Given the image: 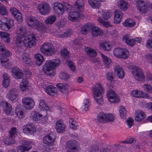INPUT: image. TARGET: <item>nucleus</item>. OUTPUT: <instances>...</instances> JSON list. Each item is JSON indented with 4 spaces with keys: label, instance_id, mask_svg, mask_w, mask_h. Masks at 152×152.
I'll use <instances>...</instances> for the list:
<instances>
[{
    "label": "nucleus",
    "instance_id": "nucleus-25",
    "mask_svg": "<svg viewBox=\"0 0 152 152\" xmlns=\"http://www.w3.org/2000/svg\"><path fill=\"white\" fill-rule=\"evenodd\" d=\"M26 23L28 25L30 26H35L39 24L38 20L32 16L28 18L26 20Z\"/></svg>",
    "mask_w": 152,
    "mask_h": 152
},
{
    "label": "nucleus",
    "instance_id": "nucleus-44",
    "mask_svg": "<svg viewBox=\"0 0 152 152\" xmlns=\"http://www.w3.org/2000/svg\"><path fill=\"white\" fill-rule=\"evenodd\" d=\"M101 56L104 65L107 68H109L111 62V59L104 54H102Z\"/></svg>",
    "mask_w": 152,
    "mask_h": 152
},
{
    "label": "nucleus",
    "instance_id": "nucleus-32",
    "mask_svg": "<svg viewBox=\"0 0 152 152\" xmlns=\"http://www.w3.org/2000/svg\"><path fill=\"white\" fill-rule=\"evenodd\" d=\"M123 26L127 27H131L134 26L135 24V22L134 20L128 18L122 23Z\"/></svg>",
    "mask_w": 152,
    "mask_h": 152
},
{
    "label": "nucleus",
    "instance_id": "nucleus-14",
    "mask_svg": "<svg viewBox=\"0 0 152 152\" xmlns=\"http://www.w3.org/2000/svg\"><path fill=\"white\" fill-rule=\"evenodd\" d=\"M56 129L57 132L59 133H62L65 131V126L64 124L63 121L59 120L56 124Z\"/></svg>",
    "mask_w": 152,
    "mask_h": 152
},
{
    "label": "nucleus",
    "instance_id": "nucleus-61",
    "mask_svg": "<svg viewBox=\"0 0 152 152\" xmlns=\"http://www.w3.org/2000/svg\"><path fill=\"white\" fill-rule=\"evenodd\" d=\"M102 15L104 19L107 20L110 17V13L109 12L102 11Z\"/></svg>",
    "mask_w": 152,
    "mask_h": 152
},
{
    "label": "nucleus",
    "instance_id": "nucleus-16",
    "mask_svg": "<svg viewBox=\"0 0 152 152\" xmlns=\"http://www.w3.org/2000/svg\"><path fill=\"white\" fill-rule=\"evenodd\" d=\"M12 75L14 77L17 79H21L23 77V74L21 70L17 67H15L12 69Z\"/></svg>",
    "mask_w": 152,
    "mask_h": 152
},
{
    "label": "nucleus",
    "instance_id": "nucleus-22",
    "mask_svg": "<svg viewBox=\"0 0 152 152\" xmlns=\"http://www.w3.org/2000/svg\"><path fill=\"white\" fill-rule=\"evenodd\" d=\"M129 34H125L122 38L123 41L130 46L133 47L135 45V41L134 39H130Z\"/></svg>",
    "mask_w": 152,
    "mask_h": 152
},
{
    "label": "nucleus",
    "instance_id": "nucleus-64",
    "mask_svg": "<svg viewBox=\"0 0 152 152\" xmlns=\"http://www.w3.org/2000/svg\"><path fill=\"white\" fill-rule=\"evenodd\" d=\"M134 120L130 117H129L127 120L126 122L127 125L129 128H131L133 125Z\"/></svg>",
    "mask_w": 152,
    "mask_h": 152
},
{
    "label": "nucleus",
    "instance_id": "nucleus-8",
    "mask_svg": "<svg viewBox=\"0 0 152 152\" xmlns=\"http://www.w3.org/2000/svg\"><path fill=\"white\" fill-rule=\"evenodd\" d=\"M113 53L116 57L119 58L126 59L128 57L129 52L126 48H116L114 50Z\"/></svg>",
    "mask_w": 152,
    "mask_h": 152
},
{
    "label": "nucleus",
    "instance_id": "nucleus-48",
    "mask_svg": "<svg viewBox=\"0 0 152 152\" xmlns=\"http://www.w3.org/2000/svg\"><path fill=\"white\" fill-rule=\"evenodd\" d=\"M88 56L91 57H95L97 55L96 52L91 48H86L85 49Z\"/></svg>",
    "mask_w": 152,
    "mask_h": 152
},
{
    "label": "nucleus",
    "instance_id": "nucleus-52",
    "mask_svg": "<svg viewBox=\"0 0 152 152\" xmlns=\"http://www.w3.org/2000/svg\"><path fill=\"white\" fill-rule=\"evenodd\" d=\"M69 121L70 128L74 130L76 129L78 125L76 121H74L73 118H71L69 119Z\"/></svg>",
    "mask_w": 152,
    "mask_h": 152
},
{
    "label": "nucleus",
    "instance_id": "nucleus-18",
    "mask_svg": "<svg viewBox=\"0 0 152 152\" xmlns=\"http://www.w3.org/2000/svg\"><path fill=\"white\" fill-rule=\"evenodd\" d=\"M54 9L55 12L58 15H62L64 11L63 4L56 2L54 4Z\"/></svg>",
    "mask_w": 152,
    "mask_h": 152
},
{
    "label": "nucleus",
    "instance_id": "nucleus-17",
    "mask_svg": "<svg viewBox=\"0 0 152 152\" xmlns=\"http://www.w3.org/2000/svg\"><path fill=\"white\" fill-rule=\"evenodd\" d=\"M10 11L11 13L14 16L18 21H22L21 14L17 9L14 7H11Z\"/></svg>",
    "mask_w": 152,
    "mask_h": 152
},
{
    "label": "nucleus",
    "instance_id": "nucleus-23",
    "mask_svg": "<svg viewBox=\"0 0 152 152\" xmlns=\"http://www.w3.org/2000/svg\"><path fill=\"white\" fill-rule=\"evenodd\" d=\"M114 70L115 73L116 74L118 77L122 78L124 77L125 72L123 69L119 65L115 66L114 68Z\"/></svg>",
    "mask_w": 152,
    "mask_h": 152
},
{
    "label": "nucleus",
    "instance_id": "nucleus-13",
    "mask_svg": "<svg viewBox=\"0 0 152 152\" xmlns=\"http://www.w3.org/2000/svg\"><path fill=\"white\" fill-rule=\"evenodd\" d=\"M12 55V53L11 52L6 49L2 52L1 61L3 66H4V64L6 63L9 60L7 57H10Z\"/></svg>",
    "mask_w": 152,
    "mask_h": 152
},
{
    "label": "nucleus",
    "instance_id": "nucleus-27",
    "mask_svg": "<svg viewBox=\"0 0 152 152\" xmlns=\"http://www.w3.org/2000/svg\"><path fill=\"white\" fill-rule=\"evenodd\" d=\"M92 35L93 36L95 37L98 36H100L103 35V32L102 30L98 27L94 26L91 28Z\"/></svg>",
    "mask_w": 152,
    "mask_h": 152
},
{
    "label": "nucleus",
    "instance_id": "nucleus-54",
    "mask_svg": "<svg viewBox=\"0 0 152 152\" xmlns=\"http://www.w3.org/2000/svg\"><path fill=\"white\" fill-rule=\"evenodd\" d=\"M120 116L124 118L126 115V111L125 108L123 106L120 107L119 110Z\"/></svg>",
    "mask_w": 152,
    "mask_h": 152
},
{
    "label": "nucleus",
    "instance_id": "nucleus-63",
    "mask_svg": "<svg viewBox=\"0 0 152 152\" xmlns=\"http://www.w3.org/2000/svg\"><path fill=\"white\" fill-rule=\"evenodd\" d=\"M113 75V73L108 72L107 73L106 77L107 80L112 81L114 79Z\"/></svg>",
    "mask_w": 152,
    "mask_h": 152
},
{
    "label": "nucleus",
    "instance_id": "nucleus-5",
    "mask_svg": "<svg viewBox=\"0 0 152 152\" xmlns=\"http://www.w3.org/2000/svg\"><path fill=\"white\" fill-rule=\"evenodd\" d=\"M41 52L46 56H51L55 52L54 48L51 46L50 43L46 42L44 43L39 48Z\"/></svg>",
    "mask_w": 152,
    "mask_h": 152
},
{
    "label": "nucleus",
    "instance_id": "nucleus-15",
    "mask_svg": "<svg viewBox=\"0 0 152 152\" xmlns=\"http://www.w3.org/2000/svg\"><path fill=\"white\" fill-rule=\"evenodd\" d=\"M137 4V8L140 12L146 13L147 12L148 7L145 4L143 0H138Z\"/></svg>",
    "mask_w": 152,
    "mask_h": 152
},
{
    "label": "nucleus",
    "instance_id": "nucleus-24",
    "mask_svg": "<svg viewBox=\"0 0 152 152\" xmlns=\"http://www.w3.org/2000/svg\"><path fill=\"white\" fill-rule=\"evenodd\" d=\"M18 93V92L15 89H11L7 95V98L11 101H13L17 98Z\"/></svg>",
    "mask_w": 152,
    "mask_h": 152
},
{
    "label": "nucleus",
    "instance_id": "nucleus-60",
    "mask_svg": "<svg viewBox=\"0 0 152 152\" xmlns=\"http://www.w3.org/2000/svg\"><path fill=\"white\" fill-rule=\"evenodd\" d=\"M106 122L107 121H112L114 119V117L113 115L110 113L108 114H106Z\"/></svg>",
    "mask_w": 152,
    "mask_h": 152
},
{
    "label": "nucleus",
    "instance_id": "nucleus-57",
    "mask_svg": "<svg viewBox=\"0 0 152 152\" xmlns=\"http://www.w3.org/2000/svg\"><path fill=\"white\" fill-rule=\"evenodd\" d=\"M64 11H69L71 9L72 6L67 3H64L63 4Z\"/></svg>",
    "mask_w": 152,
    "mask_h": 152
},
{
    "label": "nucleus",
    "instance_id": "nucleus-37",
    "mask_svg": "<svg viewBox=\"0 0 152 152\" xmlns=\"http://www.w3.org/2000/svg\"><path fill=\"white\" fill-rule=\"evenodd\" d=\"M21 60L22 62L27 64L30 65L31 63L30 58L26 53L23 54L21 56Z\"/></svg>",
    "mask_w": 152,
    "mask_h": 152
},
{
    "label": "nucleus",
    "instance_id": "nucleus-33",
    "mask_svg": "<svg viewBox=\"0 0 152 152\" xmlns=\"http://www.w3.org/2000/svg\"><path fill=\"white\" fill-rule=\"evenodd\" d=\"M36 63L38 66H40L42 64L44 61L43 56L41 54L37 53L35 55Z\"/></svg>",
    "mask_w": 152,
    "mask_h": 152
},
{
    "label": "nucleus",
    "instance_id": "nucleus-29",
    "mask_svg": "<svg viewBox=\"0 0 152 152\" xmlns=\"http://www.w3.org/2000/svg\"><path fill=\"white\" fill-rule=\"evenodd\" d=\"M88 3L92 9H98L100 6L99 0H88Z\"/></svg>",
    "mask_w": 152,
    "mask_h": 152
},
{
    "label": "nucleus",
    "instance_id": "nucleus-11",
    "mask_svg": "<svg viewBox=\"0 0 152 152\" xmlns=\"http://www.w3.org/2000/svg\"><path fill=\"white\" fill-rule=\"evenodd\" d=\"M22 102L25 108L28 110H31L35 105L33 99L30 97H24Z\"/></svg>",
    "mask_w": 152,
    "mask_h": 152
},
{
    "label": "nucleus",
    "instance_id": "nucleus-20",
    "mask_svg": "<svg viewBox=\"0 0 152 152\" xmlns=\"http://www.w3.org/2000/svg\"><path fill=\"white\" fill-rule=\"evenodd\" d=\"M84 2L83 0H77L74 4L76 10L82 12L84 9Z\"/></svg>",
    "mask_w": 152,
    "mask_h": 152
},
{
    "label": "nucleus",
    "instance_id": "nucleus-1",
    "mask_svg": "<svg viewBox=\"0 0 152 152\" xmlns=\"http://www.w3.org/2000/svg\"><path fill=\"white\" fill-rule=\"evenodd\" d=\"M104 93V88L99 83L95 84V87L93 88V96L96 103L99 105H102L104 103L102 94Z\"/></svg>",
    "mask_w": 152,
    "mask_h": 152
},
{
    "label": "nucleus",
    "instance_id": "nucleus-31",
    "mask_svg": "<svg viewBox=\"0 0 152 152\" xmlns=\"http://www.w3.org/2000/svg\"><path fill=\"white\" fill-rule=\"evenodd\" d=\"M118 8L121 10L126 11L128 9L127 3L124 0H119L117 3Z\"/></svg>",
    "mask_w": 152,
    "mask_h": 152
},
{
    "label": "nucleus",
    "instance_id": "nucleus-12",
    "mask_svg": "<svg viewBox=\"0 0 152 152\" xmlns=\"http://www.w3.org/2000/svg\"><path fill=\"white\" fill-rule=\"evenodd\" d=\"M56 133L52 132L48 134L43 138V142L46 144H51L55 139Z\"/></svg>",
    "mask_w": 152,
    "mask_h": 152
},
{
    "label": "nucleus",
    "instance_id": "nucleus-55",
    "mask_svg": "<svg viewBox=\"0 0 152 152\" xmlns=\"http://www.w3.org/2000/svg\"><path fill=\"white\" fill-rule=\"evenodd\" d=\"M142 88L145 91L149 93H152V87L150 85L145 84L142 85Z\"/></svg>",
    "mask_w": 152,
    "mask_h": 152
},
{
    "label": "nucleus",
    "instance_id": "nucleus-7",
    "mask_svg": "<svg viewBox=\"0 0 152 152\" xmlns=\"http://www.w3.org/2000/svg\"><path fill=\"white\" fill-rule=\"evenodd\" d=\"M32 142L24 141L23 145L18 146L17 148V151L14 150H10L8 152H25L28 151L32 148Z\"/></svg>",
    "mask_w": 152,
    "mask_h": 152
},
{
    "label": "nucleus",
    "instance_id": "nucleus-9",
    "mask_svg": "<svg viewBox=\"0 0 152 152\" xmlns=\"http://www.w3.org/2000/svg\"><path fill=\"white\" fill-rule=\"evenodd\" d=\"M107 96L108 100L111 103H118L119 101L118 96L112 90L110 89L107 91Z\"/></svg>",
    "mask_w": 152,
    "mask_h": 152
},
{
    "label": "nucleus",
    "instance_id": "nucleus-42",
    "mask_svg": "<svg viewBox=\"0 0 152 152\" xmlns=\"http://www.w3.org/2000/svg\"><path fill=\"white\" fill-rule=\"evenodd\" d=\"M4 80L2 82V85L4 87L6 88L9 84L10 79L7 73H4L3 75Z\"/></svg>",
    "mask_w": 152,
    "mask_h": 152
},
{
    "label": "nucleus",
    "instance_id": "nucleus-36",
    "mask_svg": "<svg viewBox=\"0 0 152 152\" xmlns=\"http://www.w3.org/2000/svg\"><path fill=\"white\" fill-rule=\"evenodd\" d=\"M100 48L101 49L104 51H109L111 49V47L108 43L105 41H103L99 43Z\"/></svg>",
    "mask_w": 152,
    "mask_h": 152
},
{
    "label": "nucleus",
    "instance_id": "nucleus-50",
    "mask_svg": "<svg viewBox=\"0 0 152 152\" xmlns=\"http://www.w3.org/2000/svg\"><path fill=\"white\" fill-rule=\"evenodd\" d=\"M4 142L5 144L7 145L13 144L15 142V140L12 137L10 136L9 137H5L4 139Z\"/></svg>",
    "mask_w": 152,
    "mask_h": 152
},
{
    "label": "nucleus",
    "instance_id": "nucleus-47",
    "mask_svg": "<svg viewBox=\"0 0 152 152\" xmlns=\"http://www.w3.org/2000/svg\"><path fill=\"white\" fill-rule=\"evenodd\" d=\"M39 108L41 110H48L49 107L46 105L45 102L43 100H40L39 103Z\"/></svg>",
    "mask_w": 152,
    "mask_h": 152
},
{
    "label": "nucleus",
    "instance_id": "nucleus-58",
    "mask_svg": "<svg viewBox=\"0 0 152 152\" xmlns=\"http://www.w3.org/2000/svg\"><path fill=\"white\" fill-rule=\"evenodd\" d=\"M59 77V78L61 79L66 80L68 79L69 76L67 73L62 72L60 73Z\"/></svg>",
    "mask_w": 152,
    "mask_h": 152
},
{
    "label": "nucleus",
    "instance_id": "nucleus-41",
    "mask_svg": "<svg viewBox=\"0 0 152 152\" xmlns=\"http://www.w3.org/2000/svg\"><path fill=\"white\" fill-rule=\"evenodd\" d=\"M106 114L103 112H100L97 115V119L99 122L103 123L106 122Z\"/></svg>",
    "mask_w": 152,
    "mask_h": 152
},
{
    "label": "nucleus",
    "instance_id": "nucleus-28",
    "mask_svg": "<svg viewBox=\"0 0 152 152\" xmlns=\"http://www.w3.org/2000/svg\"><path fill=\"white\" fill-rule=\"evenodd\" d=\"M1 105L3 107V109L5 112L7 113H9L11 112L12 110V106L10 104L5 101H2L0 103Z\"/></svg>",
    "mask_w": 152,
    "mask_h": 152
},
{
    "label": "nucleus",
    "instance_id": "nucleus-19",
    "mask_svg": "<svg viewBox=\"0 0 152 152\" xmlns=\"http://www.w3.org/2000/svg\"><path fill=\"white\" fill-rule=\"evenodd\" d=\"M114 18L113 22L114 23L119 24L121 21L123 14L119 10H115L114 12Z\"/></svg>",
    "mask_w": 152,
    "mask_h": 152
},
{
    "label": "nucleus",
    "instance_id": "nucleus-56",
    "mask_svg": "<svg viewBox=\"0 0 152 152\" xmlns=\"http://www.w3.org/2000/svg\"><path fill=\"white\" fill-rule=\"evenodd\" d=\"M98 21L99 23L106 27H108L111 26V25L108 23L104 21L100 17H98Z\"/></svg>",
    "mask_w": 152,
    "mask_h": 152
},
{
    "label": "nucleus",
    "instance_id": "nucleus-34",
    "mask_svg": "<svg viewBox=\"0 0 152 152\" xmlns=\"http://www.w3.org/2000/svg\"><path fill=\"white\" fill-rule=\"evenodd\" d=\"M56 86L60 89V91L64 94L66 92L68 88V85L65 83H58L56 84Z\"/></svg>",
    "mask_w": 152,
    "mask_h": 152
},
{
    "label": "nucleus",
    "instance_id": "nucleus-59",
    "mask_svg": "<svg viewBox=\"0 0 152 152\" xmlns=\"http://www.w3.org/2000/svg\"><path fill=\"white\" fill-rule=\"evenodd\" d=\"M85 100V103H84V105H83L82 109L84 110L87 111L88 110V107H89V100L88 99H86Z\"/></svg>",
    "mask_w": 152,
    "mask_h": 152
},
{
    "label": "nucleus",
    "instance_id": "nucleus-3",
    "mask_svg": "<svg viewBox=\"0 0 152 152\" xmlns=\"http://www.w3.org/2000/svg\"><path fill=\"white\" fill-rule=\"evenodd\" d=\"M13 25V20L10 18L2 17L0 20V28L2 30L8 31Z\"/></svg>",
    "mask_w": 152,
    "mask_h": 152
},
{
    "label": "nucleus",
    "instance_id": "nucleus-38",
    "mask_svg": "<svg viewBox=\"0 0 152 152\" xmlns=\"http://www.w3.org/2000/svg\"><path fill=\"white\" fill-rule=\"evenodd\" d=\"M56 88L52 86H48L46 89L47 93L49 95L54 96L57 94L55 91Z\"/></svg>",
    "mask_w": 152,
    "mask_h": 152
},
{
    "label": "nucleus",
    "instance_id": "nucleus-26",
    "mask_svg": "<svg viewBox=\"0 0 152 152\" xmlns=\"http://www.w3.org/2000/svg\"><path fill=\"white\" fill-rule=\"evenodd\" d=\"M17 38L22 39L25 37L27 35L26 28L24 27H20L17 31Z\"/></svg>",
    "mask_w": 152,
    "mask_h": 152
},
{
    "label": "nucleus",
    "instance_id": "nucleus-35",
    "mask_svg": "<svg viewBox=\"0 0 152 152\" xmlns=\"http://www.w3.org/2000/svg\"><path fill=\"white\" fill-rule=\"evenodd\" d=\"M10 34L6 32L0 31V37L4 42L8 43L10 42Z\"/></svg>",
    "mask_w": 152,
    "mask_h": 152
},
{
    "label": "nucleus",
    "instance_id": "nucleus-21",
    "mask_svg": "<svg viewBox=\"0 0 152 152\" xmlns=\"http://www.w3.org/2000/svg\"><path fill=\"white\" fill-rule=\"evenodd\" d=\"M23 132L25 133H27L29 132H35L36 131L34 126L32 124H29L23 126Z\"/></svg>",
    "mask_w": 152,
    "mask_h": 152
},
{
    "label": "nucleus",
    "instance_id": "nucleus-62",
    "mask_svg": "<svg viewBox=\"0 0 152 152\" xmlns=\"http://www.w3.org/2000/svg\"><path fill=\"white\" fill-rule=\"evenodd\" d=\"M18 133L17 130L15 127L12 128L10 131V136L13 137L16 135Z\"/></svg>",
    "mask_w": 152,
    "mask_h": 152
},
{
    "label": "nucleus",
    "instance_id": "nucleus-6",
    "mask_svg": "<svg viewBox=\"0 0 152 152\" xmlns=\"http://www.w3.org/2000/svg\"><path fill=\"white\" fill-rule=\"evenodd\" d=\"M36 42V35L33 34H31L24 37L23 44L26 48H31L34 46Z\"/></svg>",
    "mask_w": 152,
    "mask_h": 152
},
{
    "label": "nucleus",
    "instance_id": "nucleus-53",
    "mask_svg": "<svg viewBox=\"0 0 152 152\" xmlns=\"http://www.w3.org/2000/svg\"><path fill=\"white\" fill-rule=\"evenodd\" d=\"M60 54L63 58L66 59L68 58L69 53L66 48H64L61 50Z\"/></svg>",
    "mask_w": 152,
    "mask_h": 152
},
{
    "label": "nucleus",
    "instance_id": "nucleus-39",
    "mask_svg": "<svg viewBox=\"0 0 152 152\" xmlns=\"http://www.w3.org/2000/svg\"><path fill=\"white\" fill-rule=\"evenodd\" d=\"M135 121H139L144 119L145 116L144 113L142 111L136 112L134 114Z\"/></svg>",
    "mask_w": 152,
    "mask_h": 152
},
{
    "label": "nucleus",
    "instance_id": "nucleus-51",
    "mask_svg": "<svg viewBox=\"0 0 152 152\" xmlns=\"http://www.w3.org/2000/svg\"><path fill=\"white\" fill-rule=\"evenodd\" d=\"M143 92L140 91L135 90L131 92V94L133 96L137 98L143 97Z\"/></svg>",
    "mask_w": 152,
    "mask_h": 152
},
{
    "label": "nucleus",
    "instance_id": "nucleus-46",
    "mask_svg": "<svg viewBox=\"0 0 152 152\" xmlns=\"http://www.w3.org/2000/svg\"><path fill=\"white\" fill-rule=\"evenodd\" d=\"M28 80L27 78L23 79L20 83V86L22 91H23L27 89L28 86Z\"/></svg>",
    "mask_w": 152,
    "mask_h": 152
},
{
    "label": "nucleus",
    "instance_id": "nucleus-40",
    "mask_svg": "<svg viewBox=\"0 0 152 152\" xmlns=\"http://www.w3.org/2000/svg\"><path fill=\"white\" fill-rule=\"evenodd\" d=\"M15 113L18 118L21 119L25 117V113H23L22 109L20 107H16L15 108Z\"/></svg>",
    "mask_w": 152,
    "mask_h": 152
},
{
    "label": "nucleus",
    "instance_id": "nucleus-2",
    "mask_svg": "<svg viewBox=\"0 0 152 152\" xmlns=\"http://www.w3.org/2000/svg\"><path fill=\"white\" fill-rule=\"evenodd\" d=\"M60 62V60L58 58L46 61L43 66V70L48 72L58 67Z\"/></svg>",
    "mask_w": 152,
    "mask_h": 152
},
{
    "label": "nucleus",
    "instance_id": "nucleus-49",
    "mask_svg": "<svg viewBox=\"0 0 152 152\" xmlns=\"http://www.w3.org/2000/svg\"><path fill=\"white\" fill-rule=\"evenodd\" d=\"M56 18V17L55 15H50L47 18L45 22L47 24L50 25L55 22Z\"/></svg>",
    "mask_w": 152,
    "mask_h": 152
},
{
    "label": "nucleus",
    "instance_id": "nucleus-30",
    "mask_svg": "<svg viewBox=\"0 0 152 152\" xmlns=\"http://www.w3.org/2000/svg\"><path fill=\"white\" fill-rule=\"evenodd\" d=\"M80 16L79 13L76 11H73L69 13L68 19L72 21L76 20Z\"/></svg>",
    "mask_w": 152,
    "mask_h": 152
},
{
    "label": "nucleus",
    "instance_id": "nucleus-43",
    "mask_svg": "<svg viewBox=\"0 0 152 152\" xmlns=\"http://www.w3.org/2000/svg\"><path fill=\"white\" fill-rule=\"evenodd\" d=\"M42 115L41 114H39L35 111H32L31 113V117L32 118V119L35 121H37L42 118Z\"/></svg>",
    "mask_w": 152,
    "mask_h": 152
},
{
    "label": "nucleus",
    "instance_id": "nucleus-4",
    "mask_svg": "<svg viewBox=\"0 0 152 152\" xmlns=\"http://www.w3.org/2000/svg\"><path fill=\"white\" fill-rule=\"evenodd\" d=\"M132 73L135 80L142 82L145 80V76L142 70L139 67L135 66L132 67Z\"/></svg>",
    "mask_w": 152,
    "mask_h": 152
},
{
    "label": "nucleus",
    "instance_id": "nucleus-10",
    "mask_svg": "<svg viewBox=\"0 0 152 152\" xmlns=\"http://www.w3.org/2000/svg\"><path fill=\"white\" fill-rule=\"evenodd\" d=\"M38 10L40 13L42 15H47L50 10V7L46 2L40 3L39 5Z\"/></svg>",
    "mask_w": 152,
    "mask_h": 152
},
{
    "label": "nucleus",
    "instance_id": "nucleus-45",
    "mask_svg": "<svg viewBox=\"0 0 152 152\" xmlns=\"http://www.w3.org/2000/svg\"><path fill=\"white\" fill-rule=\"evenodd\" d=\"M91 27L89 24L85 25L81 28V33L84 35H86L89 32Z\"/></svg>",
    "mask_w": 152,
    "mask_h": 152
}]
</instances>
